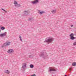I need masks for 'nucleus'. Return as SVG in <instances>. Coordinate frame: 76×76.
Here are the masks:
<instances>
[{
	"instance_id": "9d476101",
	"label": "nucleus",
	"mask_w": 76,
	"mask_h": 76,
	"mask_svg": "<svg viewBox=\"0 0 76 76\" xmlns=\"http://www.w3.org/2000/svg\"><path fill=\"white\" fill-rule=\"evenodd\" d=\"M24 15H26V16L28 14V11H25L23 12Z\"/></svg>"
},
{
	"instance_id": "a878e982",
	"label": "nucleus",
	"mask_w": 76,
	"mask_h": 76,
	"mask_svg": "<svg viewBox=\"0 0 76 76\" xmlns=\"http://www.w3.org/2000/svg\"><path fill=\"white\" fill-rule=\"evenodd\" d=\"M71 27H73V25H71Z\"/></svg>"
},
{
	"instance_id": "393cba45",
	"label": "nucleus",
	"mask_w": 76,
	"mask_h": 76,
	"mask_svg": "<svg viewBox=\"0 0 76 76\" xmlns=\"http://www.w3.org/2000/svg\"><path fill=\"white\" fill-rule=\"evenodd\" d=\"M20 40L22 41V38H20Z\"/></svg>"
},
{
	"instance_id": "aec40b11",
	"label": "nucleus",
	"mask_w": 76,
	"mask_h": 76,
	"mask_svg": "<svg viewBox=\"0 0 76 76\" xmlns=\"http://www.w3.org/2000/svg\"><path fill=\"white\" fill-rule=\"evenodd\" d=\"M1 9L2 10H3V11H4V12H5V13H7V11L5 10H4V9L2 8Z\"/></svg>"
},
{
	"instance_id": "1a4fd4ad",
	"label": "nucleus",
	"mask_w": 76,
	"mask_h": 76,
	"mask_svg": "<svg viewBox=\"0 0 76 76\" xmlns=\"http://www.w3.org/2000/svg\"><path fill=\"white\" fill-rule=\"evenodd\" d=\"M39 2V1L38 0H35L34 1H32L31 3L32 4H36V3H38Z\"/></svg>"
},
{
	"instance_id": "f3484780",
	"label": "nucleus",
	"mask_w": 76,
	"mask_h": 76,
	"mask_svg": "<svg viewBox=\"0 0 76 76\" xmlns=\"http://www.w3.org/2000/svg\"><path fill=\"white\" fill-rule=\"evenodd\" d=\"M1 30H4V29H5V27L2 26L1 27Z\"/></svg>"
},
{
	"instance_id": "c756f323",
	"label": "nucleus",
	"mask_w": 76,
	"mask_h": 76,
	"mask_svg": "<svg viewBox=\"0 0 76 76\" xmlns=\"http://www.w3.org/2000/svg\"><path fill=\"white\" fill-rule=\"evenodd\" d=\"M1 32V30H0V32Z\"/></svg>"
},
{
	"instance_id": "7ed1b4c3",
	"label": "nucleus",
	"mask_w": 76,
	"mask_h": 76,
	"mask_svg": "<svg viewBox=\"0 0 76 76\" xmlns=\"http://www.w3.org/2000/svg\"><path fill=\"white\" fill-rule=\"evenodd\" d=\"M40 57H42L43 58H45L47 57V53H44L42 52L41 54L39 55Z\"/></svg>"
},
{
	"instance_id": "423d86ee",
	"label": "nucleus",
	"mask_w": 76,
	"mask_h": 76,
	"mask_svg": "<svg viewBox=\"0 0 76 76\" xmlns=\"http://www.w3.org/2000/svg\"><path fill=\"white\" fill-rule=\"evenodd\" d=\"M14 4H15V6L17 7H20V5L18 4V2H17L16 1H14Z\"/></svg>"
},
{
	"instance_id": "6e6552de",
	"label": "nucleus",
	"mask_w": 76,
	"mask_h": 76,
	"mask_svg": "<svg viewBox=\"0 0 76 76\" xmlns=\"http://www.w3.org/2000/svg\"><path fill=\"white\" fill-rule=\"evenodd\" d=\"M13 52H14V50H13L12 49H10L7 51V53H9V54H11L12 53H13Z\"/></svg>"
},
{
	"instance_id": "39448f33",
	"label": "nucleus",
	"mask_w": 76,
	"mask_h": 76,
	"mask_svg": "<svg viewBox=\"0 0 76 76\" xmlns=\"http://www.w3.org/2000/svg\"><path fill=\"white\" fill-rule=\"evenodd\" d=\"M49 72H51L52 71H53V72H56V69H55V68H52V67H50L49 68Z\"/></svg>"
},
{
	"instance_id": "c85d7f7f",
	"label": "nucleus",
	"mask_w": 76,
	"mask_h": 76,
	"mask_svg": "<svg viewBox=\"0 0 76 76\" xmlns=\"http://www.w3.org/2000/svg\"><path fill=\"white\" fill-rule=\"evenodd\" d=\"M65 76H67V75H65Z\"/></svg>"
},
{
	"instance_id": "dca6fc26",
	"label": "nucleus",
	"mask_w": 76,
	"mask_h": 76,
	"mask_svg": "<svg viewBox=\"0 0 76 76\" xmlns=\"http://www.w3.org/2000/svg\"><path fill=\"white\" fill-rule=\"evenodd\" d=\"M30 68H34V66L32 64H31L30 65Z\"/></svg>"
},
{
	"instance_id": "4be33fe9",
	"label": "nucleus",
	"mask_w": 76,
	"mask_h": 76,
	"mask_svg": "<svg viewBox=\"0 0 76 76\" xmlns=\"http://www.w3.org/2000/svg\"><path fill=\"white\" fill-rule=\"evenodd\" d=\"M73 45H76V42H75L73 43Z\"/></svg>"
},
{
	"instance_id": "f8f14e48",
	"label": "nucleus",
	"mask_w": 76,
	"mask_h": 76,
	"mask_svg": "<svg viewBox=\"0 0 76 76\" xmlns=\"http://www.w3.org/2000/svg\"><path fill=\"white\" fill-rule=\"evenodd\" d=\"M28 21H30V22H32V21L34 20V18H30L28 19Z\"/></svg>"
},
{
	"instance_id": "7c9ffc66",
	"label": "nucleus",
	"mask_w": 76,
	"mask_h": 76,
	"mask_svg": "<svg viewBox=\"0 0 76 76\" xmlns=\"http://www.w3.org/2000/svg\"><path fill=\"white\" fill-rule=\"evenodd\" d=\"M75 35H76V34H75Z\"/></svg>"
},
{
	"instance_id": "5701e85b",
	"label": "nucleus",
	"mask_w": 76,
	"mask_h": 76,
	"mask_svg": "<svg viewBox=\"0 0 76 76\" xmlns=\"http://www.w3.org/2000/svg\"><path fill=\"white\" fill-rule=\"evenodd\" d=\"M31 76H36V75H35V74H33V75H31Z\"/></svg>"
},
{
	"instance_id": "f257e3e1",
	"label": "nucleus",
	"mask_w": 76,
	"mask_h": 76,
	"mask_svg": "<svg viewBox=\"0 0 76 76\" xmlns=\"http://www.w3.org/2000/svg\"><path fill=\"white\" fill-rule=\"evenodd\" d=\"M53 39L51 38H49L48 39H45V40L44 41V42H48V43H50V42H52V41H53Z\"/></svg>"
},
{
	"instance_id": "6ab92c4d",
	"label": "nucleus",
	"mask_w": 76,
	"mask_h": 76,
	"mask_svg": "<svg viewBox=\"0 0 76 76\" xmlns=\"http://www.w3.org/2000/svg\"><path fill=\"white\" fill-rule=\"evenodd\" d=\"M73 36H74V34L73 33H71L69 35V37H73Z\"/></svg>"
},
{
	"instance_id": "9b49d317",
	"label": "nucleus",
	"mask_w": 76,
	"mask_h": 76,
	"mask_svg": "<svg viewBox=\"0 0 76 76\" xmlns=\"http://www.w3.org/2000/svg\"><path fill=\"white\" fill-rule=\"evenodd\" d=\"M38 13H39V14H40L41 15H42V13H45V11H41H41H40L39 10H38Z\"/></svg>"
},
{
	"instance_id": "0eeeda50",
	"label": "nucleus",
	"mask_w": 76,
	"mask_h": 76,
	"mask_svg": "<svg viewBox=\"0 0 76 76\" xmlns=\"http://www.w3.org/2000/svg\"><path fill=\"white\" fill-rule=\"evenodd\" d=\"M6 34H7V32H4L3 33L0 34V37H3L5 36H6Z\"/></svg>"
},
{
	"instance_id": "b1692460",
	"label": "nucleus",
	"mask_w": 76,
	"mask_h": 76,
	"mask_svg": "<svg viewBox=\"0 0 76 76\" xmlns=\"http://www.w3.org/2000/svg\"><path fill=\"white\" fill-rule=\"evenodd\" d=\"M29 58H32V56L31 55L29 56Z\"/></svg>"
},
{
	"instance_id": "ddd939ff",
	"label": "nucleus",
	"mask_w": 76,
	"mask_h": 76,
	"mask_svg": "<svg viewBox=\"0 0 76 76\" xmlns=\"http://www.w3.org/2000/svg\"><path fill=\"white\" fill-rule=\"evenodd\" d=\"M51 12L53 14H54L55 13H56V10H53L51 11Z\"/></svg>"
},
{
	"instance_id": "f03ea898",
	"label": "nucleus",
	"mask_w": 76,
	"mask_h": 76,
	"mask_svg": "<svg viewBox=\"0 0 76 76\" xmlns=\"http://www.w3.org/2000/svg\"><path fill=\"white\" fill-rule=\"evenodd\" d=\"M11 42H8V41H7L4 44V45L2 46V47L3 48L5 46L6 47L7 46H8V45H10V44Z\"/></svg>"
},
{
	"instance_id": "2eb2a0df",
	"label": "nucleus",
	"mask_w": 76,
	"mask_h": 76,
	"mask_svg": "<svg viewBox=\"0 0 76 76\" xmlns=\"http://www.w3.org/2000/svg\"><path fill=\"white\" fill-rule=\"evenodd\" d=\"M5 73H8V74H9V73H10V72L8 70H7L5 71Z\"/></svg>"
},
{
	"instance_id": "412c9836",
	"label": "nucleus",
	"mask_w": 76,
	"mask_h": 76,
	"mask_svg": "<svg viewBox=\"0 0 76 76\" xmlns=\"http://www.w3.org/2000/svg\"><path fill=\"white\" fill-rule=\"evenodd\" d=\"M72 67L70 68H69V72H70L71 71V70H72Z\"/></svg>"
},
{
	"instance_id": "4468645a",
	"label": "nucleus",
	"mask_w": 76,
	"mask_h": 76,
	"mask_svg": "<svg viewBox=\"0 0 76 76\" xmlns=\"http://www.w3.org/2000/svg\"><path fill=\"white\" fill-rule=\"evenodd\" d=\"M75 38H76V37H75L73 36H72V37H70V39H71L72 40H73L75 39Z\"/></svg>"
},
{
	"instance_id": "cd10ccee",
	"label": "nucleus",
	"mask_w": 76,
	"mask_h": 76,
	"mask_svg": "<svg viewBox=\"0 0 76 76\" xmlns=\"http://www.w3.org/2000/svg\"><path fill=\"white\" fill-rule=\"evenodd\" d=\"M1 26H0V28H1Z\"/></svg>"
},
{
	"instance_id": "bb28decb",
	"label": "nucleus",
	"mask_w": 76,
	"mask_h": 76,
	"mask_svg": "<svg viewBox=\"0 0 76 76\" xmlns=\"http://www.w3.org/2000/svg\"><path fill=\"white\" fill-rule=\"evenodd\" d=\"M19 38L20 39L21 38V37L20 36H19Z\"/></svg>"
},
{
	"instance_id": "20e7f679",
	"label": "nucleus",
	"mask_w": 76,
	"mask_h": 76,
	"mask_svg": "<svg viewBox=\"0 0 76 76\" xmlns=\"http://www.w3.org/2000/svg\"><path fill=\"white\" fill-rule=\"evenodd\" d=\"M26 63H23L22 65V68L23 69V71H24L25 70V68H26Z\"/></svg>"
},
{
	"instance_id": "a211bd4d",
	"label": "nucleus",
	"mask_w": 76,
	"mask_h": 76,
	"mask_svg": "<svg viewBox=\"0 0 76 76\" xmlns=\"http://www.w3.org/2000/svg\"><path fill=\"white\" fill-rule=\"evenodd\" d=\"M76 65V62H74L72 64V66H75Z\"/></svg>"
}]
</instances>
